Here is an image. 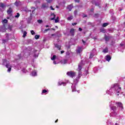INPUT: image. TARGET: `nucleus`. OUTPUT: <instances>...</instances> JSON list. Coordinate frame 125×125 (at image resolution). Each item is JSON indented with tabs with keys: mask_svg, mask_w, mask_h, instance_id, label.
Returning a JSON list of instances; mask_svg holds the SVG:
<instances>
[{
	"mask_svg": "<svg viewBox=\"0 0 125 125\" xmlns=\"http://www.w3.org/2000/svg\"><path fill=\"white\" fill-rule=\"evenodd\" d=\"M3 65H5L6 68H8L7 72L10 73L11 71V65L9 64V62H7L6 60H3Z\"/></svg>",
	"mask_w": 125,
	"mask_h": 125,
	"instance_id": "1",
	"label": "nucleus"
},
{
	"mask_svg": "<svg viewBox=\"0 0 125 125\" xmlns=\"http://www.w3.org/2000/svg\"><path fill=\"white\" fill-rule=\"evenodd\" d=\"M113 88L117 93H119L121 91V87L119 86L118 84H115Z\"/></svg>",
	"mask_w": 125,
	"mask_h": 125,
	"instance_id": "2",
	"label": "nucleus"
},
{
	"mask_svg": "<svg viewBox=\"0 0 125 125\" xmlns=\"http://www.w3.org/2000/svg\"><path fill=\"white\" fill-rule=\"evenodd\" d=\"M67 76L71 77V78H74L76 76V73L73 71H69L67 72Z\"/></svg>",
	"mask_w": 125,
	"mask_h": 125,
	"instance_id": "3",
	"label": "nucleus"
},
{
	"mask_svg": "<svg viewBox=\"0 0 125 125\" xmlns=\"http://www.w3.org/2000/svg\"><path fill=\"white\" fill-rule=\"evenodd\" d=\"M83 61L79 64L78 71H81L82 70V68H83Z\"/></svg>",
	"mask_w": 125,
	"mask_h": 125,
	"instance_id": "4",
	"label": "nucleus"
},
{
	"mask_svg": "<svg viewBox=\"0 0 125 125\" xmlns=\"http://www.w3.org/2000/svg\"><path fill=\"white\" fill-rule=\"evenodd\" d=\"M7 14L10 15V17H11L12 16V14L11 13L12 12V8H9V9L7 11Z\"/></svg>",
	"mask_w": 125,
	"mask_h": 125,
	"instance_id": "5",
	"label": "nucleus"
},
{
	"mask_svg": "<svg viewBox=\"0 0 125 125\" xmlns=\"http://www.w3.org/2000/svg\"><path fill=\"white\" fill-rule=\"evenodd\" d=\"M4 8H5V5H4V4H3L2 3H0V10H1V11H3V10H2V9H4Z\"/></svg>",
	"mask_w": 125,
	"mask_h": 125,
	"instance_id": "6",
	"label": "nucleus"
},
{
	"mask_svg": "<svg viewBox=\"0 0 125 125\" xmlns=\"http://www.w3.org/2000/svg\"><path fill=\"white\" fill-rule=\"evenodd\" d=\"M75 30L74 28H72L70 30V34H71V36H72V37L75 36Z\"/></svg>",
	"mask_w": 125,
	"mask_h": 125,
	"instance_id": "7",
	"label": "nucleus"
},
{
	"mask_svg": "<svg viewBox=\"0 0 125 125\" xmlns=\"http://www.w3.org/2000/svg\"><path fill=\"white\" fill-rule=\"evenodd\" d=\"M110 108L111 110H112V111L114 112V115L116 116V115H117V113H116L115 111L116 110H117V107L115 106H110Z\"/></svg>",
	"mask_w": 125,
	"mask_h": 125,
	"instance_id": "8",
	"label": "nucleus"
},
{
	"mask_svg": "<svg viewBox=\"0 0 125 125\" xmlns=\"http://www.w3.org/2000/svg\"><path fill=\"white\" fill-rule=\"evenodd\" d=\"M116 104H117L118 107H119L122 109H124V106H123V104H122V103H117Z\"/></svg>",
	"mask_w": 125,
	"mask_h": 125,
	"instance_id": "9",
	"label": "nucleus"
},
{
	"mask_svg": "<svg viewBox=\"0 0 125 125\" xmlns=\"http://www.w3.org/2000/svg\"><path fill=\"white\" fill-rule=\"evenodd\" d=\"M67 9H68V11H71L73 9V5H68L67 7Z\"/></svg>",
	"mask_w": 125,
	"mask_h": 125,
	"instance_id": "10",
	"label": "nucleus"
},
{
	"mask_svg": "<svg viewBox=\"0 0 125 125\" xmlns=\"http://www.w3.org/2000/svg\"><path fill=\"white\" fill-rule=\"evenodd\" d=\"M105 59L106 60V61H110L111 60V56H110L109 55H107L106 57H105Z\"/></svg>",
	"mask_w": 125,
	"mask_h": 125,
	"instance_id": "11",
	"label": "nucleus"
},
{
	"mask_svg": "<svg viewBox=\"0 0 125 125\" xmlns=\"http://www.w3.org/2000/svg\"><path fill=\"white\" fill-rule=\"evenodd\" d=\"M59 85H62V84H63V86H65V85H66V83H65L63 82H62V81H59Z\"/></svg>",
	"mask_w": 125,
	"mask_h": 125,
	"instance_id": "12",
	"label": "nucleus"
},
{
	"mask_svg": "<svg viewBox=\"0 0 125 125\" xmlns=\"http://www.w3.org/2000/svg\"><path fill=\"white\" fill-rule=\"evenodd\" d=\"M51 16H53V18H51V20L52 21V20H54L56 16L54 14V13H51Z\"/></svg>",
	"mask_w": 125,
	"mask_h": 125,
	"instance_id": "13",
	"label": "nucleus"
},
{
	"mask_svg": "<svg viewBox=\"0 0 125 125\" xmlns=\"http://www.w3.org/2000/svg\"><path fill=\"white\" fill-rule=\"evenodd\" d=\"M67 61H68L67 60L63 59V60H62L61 63H62V64H66L67 63Z\"/></svg>",
	"mask_w": 125,
	"mask_h": 125,
	"instance_id": "14",
	"label": "nucleus"
},
{
	"mask_svg": "<svg viewBox=\"0 0 125 125\" xmlns=\"http://www.w3.org/2000/svg\"><path fill=\"white\" fill-rule=\"evenodd\" d=\"M108 47H106L105 48V49H104L103 50V52L104 53H107V52H108Z\"/></svg>",
	"mask_w": 125,
	"mask_h": 125,
	"instance_id": "15",
	"label": "nucleus"
},
{
	"mask_svg": "<svg viewBox=\"0 0 125 125\" xmlns=\"http://www.w3.org/2000/svg\"><path fill=\"white\" fill-rule=\"evenodd\" d=\"M31 76H32L33 77H35L37 76V71H33L31 73Z\"/></svg>",
	"mask_w": 125,
	"mask_h": 125,
	"instance_id": "16",
	"label": "nucleus"
},
{
	"mask_svg": "<svg viewBox=\"0 0 125 125\" xmlns=\"http://www.w3.org/2000/svg\"><path fill=\"white\" fill-rule=\"evenodd\" d=\"M104 39H105L106 42H109V40H110V37L105 35Z\"/></svg>",
	"mask_w": 125,
	"mask_h": 125,
	"instance_id": "17",
	"label": "nucleus"
},
{
	"mask_svg": "<svg viewBox=\"0 0 125 125\" xmlns=\"http://www.w3.org/2000/svg\"><path fill=\"white\" fill-rule=\"evenodd\" d=\"M73 18H74L73 16H70L69 17H68L67 19L68 21H71V20H72Z\"/></svg>",
	"mask_w": 125,
	"mask_h": 125,
	"instance_id": "18",
	"label": "nucleus"
},
{
	"mask_svg": "<svg viewBox=\"0 0 125 125\" xmlns=\"http://www.w3.org/2000/svg\"><path fill=\"white\" fill-rule=\"evenodd\" d=\"M5 39L8 40V41H9V35L7 33L6 34Z\"/></svg>",
	"mask_w": 125,
	"mask_h": 125,
	"instance_id": "19",
	"label": "nucleus"
},
{
	"mask_svg": "<svg viewBox=\"0 0 125 125\" xmlns=\"http://www.w3.org/2000/svg\"><path fill=\"white\" fill-rule=\"evenodd\" d=\"M77 53H81L82 52V48H79L77 50Z\"/></svg>",
	"mask_w": 125,
	"mask_h": 125,
	"instance_id": "20",
	"label": "nucleus"
},
{
	"mask_svg": "<svg viewBox=\"0 0 125 125\" xmlns=\"http://www.w3.org/2000/svg\"><path fill=\"white\" fill-rule=\"evenodd\" d=\"M8 42V40H7V39H2V43H5V42Z\"/></svg>",
	"mask_w": 125,
	"mask_h": 125,
	"instance_id": "21",
	"label": "nucleus"
},
{
	"mask_svg": "<svg viewBox=\"0 0 125 125\" xmlns=\"http://www.w3.org/2000/svg\"><path fill=\"white\" fill-rule=\"evenodd\" d=\"M72 91H76V86H75V85H72Z\"/></svg>",
	"mask_w": 125,
	"mask_h": 125,
	"instance_id": "22",
	"label": "nucleus"
},
{
	"mask_svg": "<svg viewBox=\"0 0 125 125\" xmlns=\"http://www.w3.org/2000/svg\"><path fill=\"white\" fill-rule=\"evenodd\" d=\"M55 22L56 23H58V22H59V17H57V19L55 20Z\"/></svg>",
	"mask_w": 125,
	"mask_h": 125,
	"instance_id": "23",
	"label": "nucleus"
},
{
	"mask_svg": "<svg viewBox=\"0 0 125 125\" xmlns=\"http://www.w3.org/2000/svg\"><path fill=\"white\" fill-rule=\"evenodd\" d=\"M93 56H94V53H91L90 56H89V58L91 59L93 57Z\"/></svg>",
	"mask_w": 125,
	"mask_h": 125,
	"instance_id": "24",
	"label": "nucleus"
},
{
	"mask_svg": "<svg viewBox=\"0 0 125 125\" xmlns=\"http://www.w3.org/2000/svg\"><path fill=\"white\" fill-rule=\"evenodd\" d=\"M26 36H27V32L26 31H24L23 35L22 36L23 38H25Z\"/></svg>",
	"mask_w": 125,
	"mask_h": 125,
	"instance_id": "25",
	"label": "nucleus"
},
{
	"mask_svg": "<svg viewBox=\"0 0 125 125\" xmlns=\"http://www.w3.org/2000/svg\"><path fill=\"white\" fill-rule=\"evenodd\" d=\"M35 39H36V40H39V39H40V35H35Z\"/></svg>",
	"mask_w": 125,
	"mask_h": 125,
	"instance_id": "26",
	"label": "nucleus"
},
{
	"mask_svg": "<svg viewBox=\"0 0 125 125\" xmlns=\"http://www.w3.org/2000/svg\"><path fill=\"white\" fill-rule=\"evenodd\" d=\"M20 16V14L19 13H17V15L15 16L16 18H19V17Z\"/></svg>",
	"mask_w": 125,
	"mask_h": 125,
	"instance_id": "27",
	"label": "nucleus"
},
{
	"mask_svg": "<svg viewBox=\"0 0 125 125\" xmlns=\"http://www.w3.org/2000/svg\"><path fill=\"white\" fill-rule=\"evenodd\" d=\"M56 59V56L55 55H53V57L51 58V60H55V59Z\"/></svg>",
	"mask_w": 125,
	"mask_h": 125,
	"instance_id": "28",
	"label": "nucleus"
},
{
	"mask_svg": "<svg viewBox=\"0 0 125 125\" xmlns=\"http://www.w3.org/2000/svg\"><path fill=\"white\" fill-rule=\"evenodd\" d=\"M55 47H57V48H59V50H60V46H59L57 44H55Z\"/></svg>",
	"mask_w": 125,
	"mask_h": 125,
	"instance_id": "29",
	"label": "nucleus"
},
{
	"mask_svg": "<svg viewBox=\"0 0 125 125\" xmlns=\"http://www.w3.org/2000/svg\"><path fill=\"white\" fill-rule=\"evenodd\" d=\"M106 26H108V23H104L103 24V27H106Z\"/></svg>",
	"mask_w": 125,
	"mask_h": 125,
	"instance_id": "30",
	"label": "nucleus"
},
{
	"mask_svg": "<svg viewBox=\"0 0 125 125\" xmlns=\"http://www.w3.org/2000/svg\"><path fill=\"white\" fill-rule=\"evenodd\" d=\"M30 32H31V35H35L36 34V33L35 32V31H34V30H31Z\"/></svg>",
	"mask_w": 125,
	"mask_h": 125,
	"instance_id": "31",
	"label": "nucleus"
},
{
	"mask_svg": "<svg viewBox=\"0 0 125 125\" xmlns=\"http://www.w3.org/2000/svg\"><path fill=\"white\" fill-rule=\"evenodd\" d=\"M15 5H16V6H19V2L16 1L15 3Z\"/></svg>",
	"mask_w": 125,
	"mask_h": 125,
	"instance_id": "32",
	"label": "nucleus"
},
{
	"mask_svg": "<svg viewBox=\"0 0 125 125\" xmlns=\"http://www.w3.org/2000/svg\"><path fill=\"white\" fill-rule=\"evenodd\" d=\"M78 76H79V78H81L82 77V72H81V71L79 72Z\"/></svg>",
	"mask_w": 125,
	"mask_h": 125,
	"instance_id": "33",
	"label": "nucleus"
},
{
	"mask_svg": "<svg viewBox=\"0 0 125 125\" xmlns=\"http://www.w3.org/2000/svg\"><path fill=\"white\" fill-rule=\"evenodd\" d=\"M1 31L3 33L5 32V28H4V27H3L2 29H1Z\"/></svg>",
	"mask_w": 125,
	"mask_h": 125,
	"instance_id": "34",
	"label": "nucleus"
},
{
	"mask_svg": "<svg viewBox=\"0 0 125 125\" xmlns=\"http://www.w3.org/2000/svg\"><path fill=\"white\" fill-rule=\"evenodd\" d=\"M38 22L39 24H42V20H39L38 21Z\"/></svg>",
	"mask_w": 125,
	"mask_h": 125,
	"instance_id": "35",
	"label": "nucleus"
},
{
	"mask_svg": "<svg viewBox=\"0 0 125 125\" xmlns=\"http://www.w3.org/2000/svg\"><path fill=\"white\" fill-rule=\"evenodd\" d=\"M3 23H7L8 21L6 19H4V20H3Z\"/></svg>",
	"mask_w": 125,
	"mask_h": 125,
	"instance_id": "36",
	"label": "nucleus"
},
{
	"mask_svg": "<svg viewBox=\"0 0 125 125\" xmlns=\"http://www.w3.org/2000/svg\"><path fill=\"white\" fill-rule=\"evenodd\" d=\"M50 29L48 28L47 29H45L43 31V33H46L47 32V31H49Z\"/></svg>",
	"mask_w": 125,
	"mask_h": 125,
	"instance_id": "37",
	"label": "nucleus"
},
{
	"mask_svg": "<svg viewBox=\"0 0 125 125\" xmlns=\"http://www.w3.org/2000/svg\"><path fill=\"white\" fill-rule=\"evenodd\" d=\"M74 14L75 15H77V14H78V10H76L75 11H74Z\"/></svg>",
	"mask_w": 125,
	"mask_h": 125,
	"instance_id": "38",
	"label": "nucleus"
},
{
	"mask_svg": "<svg viewBox=\"0 0 125 125\" xmlns=\"http://www.w3.org/2000/svg\"><path fill=\"white\" fill-rule=\"evenodd\" d=\"M45 7H46V5H45V4H43L42 5V8H45Z\"/></svg>",
	"mask_w": 125,
	"mask_h": 125,
	"instance_id": "39",
	"label": "nucleus"
},
{
	"mask_svg": "<svg viewBox=\"0 0 125 125\" xmlns=\"http://www.w3.org/2000/svg\"><path fill=\"white\" fill-rule=\"evenodd\" d=\"M46 1L48 3H50V2H51L52 1V0H46Z\"/></svg>",
	"mask_w": 125,
	"mask_h": 125,
	"instance_id": "40",
	"label": "nucleus"
},
{
	"mask_svg": "<svg viewBox=\"0 0 125 125\" xmlns=\"http://www.w3.org/2000/svg\"><path fill=\"white\" fill-rule=\"evenodd\" d=\"M46 92H47V91L45 89L43 90L42 93H45Z\"/></svg>",
	"mask_w": 125,
	"mask_h": 125,
	"instance_id": "41",
	"label": "nucleus"
},
{
	"mask_svg": "<svg viewBox=\"0 0 125 125\" xmlns=\"http://www.w3.org/2000/svg\"><path fill=\"white\" fill-rule=\"evenodd\" d=\"M77 22H74L72 23V26H76V25H77Z\"/></svg>",
	"mask_w": 125,
	"mask_h": 125,
	"instance_id": "42",
	"label": "nucleus"
},
{
	"mask_svg": "<svg viewBox=\"0 0 125 125\" xmlns=\"http://www.w3.org/2000/svg\"><path fill=\"white\" fill-rule=\"evenodd\" d=\"M36 3H38V2H41V0H37L35 1Z\"/></svg>",
	"mask_w": 125,
	"mask_h": 125,
	"instance_id": "43",
	"label": "nucleus"
},
{
	"mask_svg": "<svg viewBox=\"0 0 125 125\" xmlns=\"http://www.w3.org/2000/svg\"><path fill=\"white\" fill-rule=\"evenodd\" d=\"M95 5H97V6H99V3H98V2H96V3H95Z\"/></svg>",
	"mask_w": 125,
	"mask_h": 125,
	"instance_id": "44",
	"label": "nucleus"
},
{
	"mask_svg": "<svg viewBox=\"0 0 125 125\" xmlns=\"http://www.w3.org/2000/svg\"><path fill=\"white\" fill-rule=\"evenodd\" d=\"M74 83H78V82H79V81L78 80H74Z\"/></svg>",
	"mask_w": 125,
	"mask_h": 125,
	"instance_id": "45",
	"label": "nucleus"
},
{
	"mask_svg": "<svg viewBox=\"0 0 125 125\" xmlns=\"http://www.w3.org/2000/svg\"><path fill=\"white\" fill-rule=\"evenodd\" d=\"M83 18H84V17H87V15H83Z\"/></svg>",
	"mask_w": 125,
	"mask_h": 125,
	"instance_id": "46",
	"label": "nucleus"
},
{
	"mask_svg": "<svg viewBox=\"0 0 125 125\" xmlns=\"http://www.w3.org/2000/svg\"><path fill=\"white\" fill-rule=\"evenodd\" d=\"M50 8H51V10H54V8H53V7H52V6H50Z\"/></svg>",
	"mask_w": 125,
	"mask_h": 125,
	"instance_id": "47",
	"label": "nucleus"
},
{
	"mask_svg": "<svg viewBox=\"0 0 125 125\" xmlns=\"http://www.w3.org/2000/svg\"><path fill=\"white\" fill-rule=\"evenodd\" d=\"M79 31H83V29L82 28L80 27L79 28Z\"/></svg>",
	"mask_w": 125,
	"mask_h": 125,
	"instance_id": "48",
	"label": "nucleus"
},
{
	"mask_svg": "<svg viewBox=\"0 0 125 125\" xmlns=\"http://www.w3.org/2000/svg\"><path fill=\"white\" fill-rule=\"evenodd\" d=\"M75 2H79L80 1V0H75Z\"/></svg>",
	"mask_w": 125,
	"mask_h": 125,
	"instance_id": "49",
	"label": "nucleus"
},
{
	"mask_svg": "<svg viewBox=\"0 0 125 125\" xmlns=\"http://www.w3.org/2000/svg\"><path fill=\"white\" fill-rule=\"evenodd\" d=\"M82 42L83 43H85V41H83V40H82Z\"/></svg>",
	"mask_w": 125,
	"mask_h": 125,
	"instance_id": "50",
	"label": "nucleus"
},
{
	"mask_svg": "<svg viewBox=\"0 0 125 125\" xmlns=\"http://www.w3.org/2000/svg\"><path fill=\"white\" fill-rule=\"evenodd\" d=\"M53 63L55 64V65H56V64H57V63H56V61H54Z\"/></svg>",
	"mask_w": 125,
	"mask_h": 125,
	"instance_id": "51",
	"label": "nucleus"
},
{
	"mask_svg": "<svg viewBox=\"0 0 125 125\" xmlns=\"http://www.w3.org/2000/svg\"><path fill=\"white\" fill-rule=\"evenodd\" d=\"M61 53L62 54H63V53H64V51H62L61 52Z\"/></svg>",
	"mask_w": 125,
	"mask_h": 125,
	"instance_id": "52",
	"label": "nucleus"
},
{
	"mask_svg": "<svg viewBox=\"0 0 125 125\" xmlns=\"http://www.w3.org/2000/svg\"><path fill=\"white\" fill-rule=\"evenodd\" d=\"M45 27H46V28H48V27H49V25H47L45 26Z\"/></svg>",
	"mask_w": 125,
	"mask_h": 125,
	"instance_id": "53",
	"label": "nucleus"
},
{
	"mask_svg": "<svg viewBox=\"0 0 125 125\" xmlns=\"http://www.w3.org/2000/svg\"><path fill=\"white\" fill-rule=\"evenodd\" d=\"M120 45H121V46H123V45H124V44L121 43V44H120Z\"/></svg>",
	"mask_w": 125,
	"mask_h": 125,
	"instance_id": "54",
	"label": "nucleus"
},
{
	"mask_svg": "<svg viewBox=\"0 0 125 125\" xmlns=\"http://www.w3.org/2000/svg\"><path fill=\"white\" fill-rule=\"evenodd\" d=\"M38 55H34V57H38Z\"/></svg>",
	"mask_w": 125,
	"mask_h": 125,
	"instance_id": "55",
	"label": "nucleus"
},
{
	"mask_svg": "<svg viewBox=\"0 0 125 125\" xmlns=\"http://www.w3.org/2000/svg\"><path fill=\"white\" fill-rule=\"evenodd\" d=\"M57 122H58V119H57L55 123H57Z\"/></svg>",
	"mask_w": 125,
	"mask_h": 125,
	"instance_id": "56",
	"label": "nucleus"
},
{
	"mask_svg": "<svg viewBox=\"0 0 125 125\" xmlns=\"http://www.w3.org/2000/svg\"><path fill=\"white\" fill-rule=\"evenodd\" d=\"M33 9H36V8H35V7H32V9H33Z\"/></svg>",
	"mask_w": 125,
	"mask_h": 125,
	"instance_id": "57",
	"label": "nucleus"
},
{
	"mask_svg": "<svg viewBox=\"0 0 125 125\" xmlns=\"http://www.w3.org/2000/svg\"><path fill=\"white\" fill-rule=\"evenodd\" d=\"M56 8H59V6H56Z\"/></svg>",
	"mask_w": 125,
	"mask_h": 125,
	"instance_id": "58",
	"label": "nucleus"
},
{
	"mask_svg": "<svg viewBox=\"0 0 125 125\" xmlns=\"http://www.w3.org/2000/svg\"><path fill=\"white\" fill-rule=\"evenodd\" d=\"M35 11V10H33V11H32V12H33V13H34V12Z\"/></svg>",
	"mask_w": 125,
	"mask_h": 125,
	"instance_id": "59",
	"label": "nucleus"
},
{
	"mask_svg": "<svg viewBox=\"0 0 125 125\" xmlns=\"http://www.w3.org/2000/svg\"><path fill=\"white\" fill-rule=\"evenodd\" d=\"M9 18H9V17H7V19H9Z\"/></svg>",
	"mask_w": 125,
	"mask_h": 125,
	"instance_id": "60",
	"label": "nucleus"
},
{
	"mask_svg": "<svg viewBox=\"0 0 125 125\" xmlns=\"http://www.w3.org/2000/svg\"><path fill=\"white\" fill-rule=\"evenodd\" d=\"M93 51H95V50L94 49H93Z\"/></svg>",
	"mask_w": 125,
	"mask_h": 125,
	"instance_id": "61",
	"label": "nucleus"
},
{
	"mask_svg": "<svg viewBox=\"0 0 125 125\" xmlns=\"http://www.w3.org/2000/svg\"><path fill=\"white\" fill-rule=\"evenodd\" d=\"M115 125H118V123H116V124H115Z\"/></svg>",
	"mask_w": 125,
	"mask_h": 125,
	"instance_id": "62",
	"label": "nucleus"
},
{
	"mask_svg": "<svg viewBox=\"0 0 125 125\" xmlns=\"http://www.w3.org/2000/svg\"><path fill=\"white\" fill-rule=\"evenodd\" d=\"M78 93H80V91H78Z\"/></svg>",
	"mask_w": 125,
	"mask_h": 125,
	"instance_id": "63",
	"label": "nucleus"
},
{
	"mask_svg": "<svg viewBox=\"0 0 125 125\" xmlns=\"http://www.w3.org/2000/svg\"><path fill=\"white\" fill-rule=\"evenodd\" d=\"M52 30H54V28H52Z\"/></svg>",
	"mask_w": 125,
	"mask_h": 125,
	"instance_id": "64",
	"label": "nucleus"
}]
</instances>
